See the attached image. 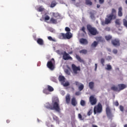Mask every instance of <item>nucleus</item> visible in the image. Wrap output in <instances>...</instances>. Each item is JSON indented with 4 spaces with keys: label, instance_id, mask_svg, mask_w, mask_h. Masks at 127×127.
I'll return each instance as SVG.
<instances>
[{
    "label": "nucleus",
    "instance_id": "nucleus-39",
    "mask_svg": "<svg viewBox=\"0 0 127 127\" xmlns=\"http://www.w3.org/2000/svg\"><path fill=\"white\" fill-rule=\"evenodd\" d=\"M80 53H82V54H87V50H82L80 51Z\"/></svg>",
    "mask_w": 127,
    "mask_h": 127
},
{
    "label": "nucleus",
    "instance_id": "nucleus-7",
    "mask_svg": "<svg viewBox=\"0 0 127 127\" xmlns=\"http://www.w3.org/2000/svg\"><path fill=\"white\" fill-rule=\"evenodd\" d=\"M106 115L109 118V119H112L113 117H114V115H113V114L112 113V111H111V108L109 106H107L106 108Z\"/></svg>",
    "mask_w": 127,
    "mask_h": 127
},
{
    "label": "nucleus",
    "instance_id": "nucleus-46",
    "mask_svg": "<svg viewBox=\"0 0 127 127\" xmlns=\"http://www.w3.org/2000/svg\"><path fill=\"white\" fill-rule=\"evenodd\" d=\"M38 11H43L44 10V8H43L42 7H40L38 9Z\"/></svg>",
    "mask_w": 127,
    "mask_h": 127
},
{
    "label": "nucleus",
    "instance_id": "nucleus-36",
    "mask_svg": "<svg viewBox=\"0 0 127 127\" xmlns=\"http://www.w3.org/2000/svg\"><path fill=\"white\" fill-rule=\"evenodd\" d=\"M112 38V36L110 35L105 36V39L107 40V41H109V40H111Z\"/></svg>",
    "mask_w": 127,
    "mask_h": 127
},
{
    "label": "nucleus",
    "instance_id": "nucleus-28",
    "mask_svg": "<svg viewBox=\"0 0 127 127\" xmlns=\"http://www.w3.org/2000/svg\"><path fill=\"white\" fill-rule=\"evenodd\" d=\"M85 4H86V5H92L93 2L91 0H85Z\"/></svg>",
    "mask_w": 127,
    "mask_h": 127
},
{
    "label": "nucleus",
    "instance_id": "nucleus-41",
    "mask_svg": "<svg viewBox=\"0 0 127 127\" xmlns=\"http://www.w3.org/2000/svg\"><path fill=\"white\" fill-rule=\"evenodd\" d=\"M70 85V83L69 82H66L65 83L63 84L64 87H68V86Z\"/></svg>",
    "mask_w": 127,
    "mask_h": 127
},
{
    "label": "nucleus",
    "instance_id": "nucleus-4",
    "mask_svg": "<svg viewBox=\"0 0 127 127\" xmlns=\"http://www.w3.org/2000/svg\"><path fill=\"white\" fill-rule=\"evenodd\" d=\"M111 43L115 47H119L121 45V42L119 39H113L111 40Z\"/></svg>",
    "mask_w": 127,
    "mask_h": 127
},
{
    "label": "nucleus",
    "instance_id": "nucleus-24",
    "mask_svg": "<svg viewBox=\"0 0 127 127\" xmlns=\"http://www.w3.org/2000/svg\"><path fill=\"white\" fill-rule=\"evenodd\" d=\"M99 43L97 41H94L93 43L91 45V48H96L98 46Z\"/></svg>",
    "mask_w": 127,
    "mask_h": 127
},
{
    "label": "nucleus",
    "instance_id": "nucleus-10",
    "mask_svg": "<svg viewBox=\"0 0 127 127\" xmlns=\"http://www.w3.org/2000/svg\"><path fill=\"white\" fill-rule=\"evenodd\" d=\"M89 102L92 106H94L97 104V99L93 95H91L89 97Z\"/></svg>",
    "mask_w": 127,
    "mask_h": 127
},
{
    "label": "nucleus",
    "instance_id": "nucleus-49",
    "mask_svg": "<svg viewBox=\"0 0 127 127\" xmlns=\"http://www.w3.org/2000/svg\"><path fill=\"white\" fill-rule=\"evenodd\" d=\"M50 19V17L48 15H46L45 17V20H49Z\"/></svg>",
    "mask_w": 127,
    "mask_h": 127
},
{
    "label": "nucleus",
    "instance_id": "nucleus-17",
    "mask_svg": "<svg viewBox=\"0 0 127 127\" xmlns=\"http://www.w3.org/2000/svg\"><path fill=\"white\" fill-rule=\"evenodd\" d=\"M37 42L38 44H39V45H44V41H43V39L41 38H38Z\"/></svg>",
    "mask_w": 127,
    "mask_h": 127
},
{
    "label": "nucleus",
    "instance_id": "nucleus-21",
    "mask_svg": "<svg viewBox=\"0 0 127 127\" xmlns=\"http://www.w3.org/2000/svg\"><path fill=\"white\" fill-rule=\"evenodd\" d=\"M59 39H65V34L64 33H61L59 36H58Z\"/></svg>",
    "mask_w": 127,
    "mask_h": 127
},
{
    "label": "nucleus",
    "instance_id": "nucleus-20",
    "mask_svg": "<svg viewBox=\"0 0 127 127\" xmlns=\"http://www.w3.org/2000/svg\"><path fill=\"white\" fill-rule=\"evenodd\" d=\"M89 87L90 90H93L95 87V83L93 81H91L89 83Z\"/></svg>",
    "mask_w": 127,
    "mask_h": 127
},
{
    "label": "nucleus",
    "instance_id": "nucleus-48",
    "mask_svg": "<svg viewBox=\"0 0 127 127\" xmlns=\"http://www.w3.org/2000/svg\"><path fill=\"white\" fill-rule=\"evenodd\" d=\"M120 111L121 112H124V106H122V105H120Z\"/></svg>",
    "mask_w": 127,
    "mask_h": 127
},
{
    "label": "nucleus",
    "instance_id": "nucleus-19",
    "mask_svg": "<svg viewBox=\"0 0 127 127\" xmlns=\"http://www.w3.org/2000/svg\"><path fill=\"white\" fill-rule=\"evenodd\" d=\"M118 16H123V7H120L118 9Z\"/></svg>",
    "mask_w": 127,
    "mask_h": 127
},
{
    "label": "nucleus",
    "instance_id": "nucleus-32",
    "mask_svg": "<svg viewBox=\"0 0 127 127\" xmlns=\"http://www.w3.org/2000/svg\"><path fill=\"white\" fill-rule=\"evenodd\" d=\"M90 18L91 19H95V14L93 12H90Z\"/></svg>",
    "mask_w": 127,
    "mask_h": 127
},
{
    "label": "nucleus",
    "instance_id": "nucleus-31",
    "mask_svg": "<svg viewBox=\"0 0 127 127\" xmlns=\"http://www.w3.org/2000/svg\"><path fill=\"white\" fill-rule=\"evenodd\" d=\"M80 105L82 107H85V106H86V101H85L84 100H81L80 101Z\"/></svg>",
    "mask_w": 127,
    "mask_h": 127
},
{
    "label": "nucleus",
    "instance_id": "nucleus-16",
    "mask_svg": "<svg viewBox=\"0 0 127 127\" xmlns=\"http://www.w3.org/2000/svg\"><path fill=\"white\" fill-rule=\"evenodd\" d=\"M65 102L67 104H70L71 102V96L69 94H67L65 96Z\"/></svg>",
    "mask_w": 127,
    "mask_h": 127
},
{
    "label": "nucleus",
    "instance_id": "nucleus-29",
    "mask_svg": "<svg viewBox=\"0 0 127 127\" xmlns=\"http://www.w3.org/2000/svg\"><path fill=\"white\" fill-rule=\"evenodd\" d=\"M53 16L55 17V18H59L60 17V15L58 13H53Z\"/></svg>",
    "mask_w": 127,
    "mask_h": 127
},
{
    "label": "nucleus",
    "instance_id": "nucleus-40",
    "mask_svg": "<svg viewBox=\"0 0 127 127\" xmlns=\"http://www.w3.org/2000/svg\"><path fill=\"white\" fill-rule=\"evenodd\" d=\"M64 72L65 73V74H66L67 75H70L71 74V72H70V71L67 69H65L64 70Z\"/></svg>",
    "mask_w": 127,
    "mask_h": 127
},
{
    "label": "nucleus",
    "instance_id": "nucleus-63",
    "mask_svg": "<svg viewBox=\"0 0 127 127\" xmlns=\"http://www.w3.org/2000/svg\"><path fill=\"white\" fill-rule=\"evenodd\" d=\"M124 127H127V124L124 125Z\"/></svg>",
    "mask_w": 127,
    "mask_h": 127
},
{
    "label": "nucleus",
    "instance_id": "nucleus-62",
    "mask_svg": "<svg viewBox=\"0 0 127 127\" xmlns=\"http://www.w3.org/2000/svg\"><path fill=\"white\" fill-rule=\"evenodd\" d=\"M92 127H98V126H97V125H92Z\"/></svg>",
    "mask_w": 127,
    "mask_h": 127
},
{
    "label": "nucleus",
    "instance_id": "nucleus-15",
    "mask_svg": "<svg viewBox=\"0 0 127 127\" xmlns=\"http://www.w3.org/2000/svg\"><path fill=\"white\" fill-rule=\"evenodd\" d=\"M64 35L65 39H71L73 37V35L71 32H66Z\"/></svg>",
    "mask_w": 127,
    "mask_h": 127
},
{
    "label": "nucleus",
    "instance_id": "nucleus-55",
    "mask_svg": "<svg viewBox=\"0 0 127 127\" xmlns=\"http://www.w3.org/2000/svg\"><path fill=\"white\" fill-rule=\"evenodd\" d=\"M105 30H106V31H110L111 30V28L110 27H106L105 28Z\"/></svg>",
    "mask_w": 127,
    "mask_h": 127
},
{
    "label": "nucleus",
    "instance_id": "nucleus-47",
    "mask_svg": "<svg viewBox=\"0 0 127 127\" xmlns=\"http://www.w3.org/2000/svg\"><path fill=\"white\" fill-rule=\"evenodd\" d=\"M78 119H79V120H80L81 121H83V120H84V119L82 118L81 114H78Z\"/></svg>",
    "mask_w": 127,
    "mask_h": 127
},
{
    "label": "nucleus",
    "instance_id": "nucleus-59",
    "mask_svg": "<svg viewBox=\"0 0 127 127\" xmlns=\"http://www.w3.org/2000/svg\"><path fill=\"white\" fill-rule=\"evenodd\" d=\"M95 71H97V68L98 67V64H95Z\"/></svg>",
    "mask_w": 127,
    "mask_h": 127
},
{
    "label": "nucleus",
    "instance_id": "nucleus-2",
    "mask_svg": "<svg viewBox=\"0 0 127 127\" xmlns=\"http://www.w3.org/2000/svg\"><path fill=\"white\" fill-rule=\"evenodd\" d=\"M94 115L96 114H101L103 112V106L101 103H99L97 105L94 107L93 110Z\"/></svg>",
    "mask_w": 127,
    "mask_h": 127
},
{
    "label": "nucleus",
    "instance_id": "nucleus-23",
    "mask_svg": "<svg viewBox=\"0 0 127 127\" xmlns=\"http://www.w3.org/2000/svg\"><path fill=\"white\" fill-rule=\"evenodd\" d=\"M96 40L97 42H104V38L102 37H96Z\"/></svg>",
    "mask_w": 127,
    "mask_h": 127
},
{
    "label": "nucleus",
    "instance_id": "nucleus-5",
    "mask_svg": "<svg viewBox=\"0 0 127 127\" xmlns=\"http://www.w3.org/2000/svg\"><path fill=\"white\" fill-rule=\"evenodd\" d=\"M53 63H55V61L53 58L52 59L51 61H49L47 63V66L50 70H54V64H53Z\"/></svg>",
    "mask_w": 127,
    "mask_h": 127
},
{
    "label": "nucleus",
    "instance_id": "nucleus-43",
    "mask_svg": "<svg viewBox=\"0 0 127 127\" xmlns=\"http://www.w3.org/2000/svg\"><path fill=\"white\" fill-rule=\"evenodd\" d=\"M57 53L59 54V55H63V52L60 51V50H57Z\"/></svg>",
    "mask_w": 127,
    "mask_h": 127
},
{
    "label": "nucleus",
    "instance_id": "nucleus-27",
    "mask_svg": "<svg viewBox=\"0 0 127 127\" xmlns=\"http://www.w3.org/2000/svg\"><path fill=\"white\" fill-rule=\"evenodd\" d=\"M53 119L54 121H55L57 123H58V124H59V118L57 116H56L55 115H53Z\"/></svg>",
    "mask_w": 127,
    "mask_h": 127
},
{
    "label": "nucleus",
    "instance_id": "nucleus-30",
    "mask_svg": "<svg viewBox=\"0 0 127 127\" xmlns=\"http://www.w3.org/2000/svg\"><path fill=\"white\" fill-rule=\"evenodd\" d=\"M47 88L49 92H53V91H54V88L50 85H47Z\"/></svg>",
    "mask_w": 127,
    "mask_h": 127
},
{
    "label": "nucleus",
    "instance_id": "nucleus-45",
    "mask_svg": "<svg viewBox=\"0 0 127 127\" xmlns=\"http://www.w3.org/2000/svg\"><path fill=\"white\" fill-rule=\"evenodd\" d=\"M65 30L66 31V32H70V31H71V29L68 27H66L65 28Z\"/></svg>",
    "mask_w": 127,
    "mask_h": 127
},
{
    "label": "nucleus",
    "instance_id": "nucleus-3",
    "mask_svg": "<svg viewBox=\"0 0 127 127\" xmlns=\"http://www.w3.org/2000/svg\"><path fill=\"white\" fill-rule=\"evenodd\" d=\"M87 28L91 35H97V34H98L97 29L92 27L91 25H87Z\"/></svg>",
    "mask_w": 127,
    "mask_h": 127
},
{
    "label": "nucleus",
    "instance_id": "nucleus-51",
    "mask_svg": "<svg viewBox=\"0 0 127 127\" xmlns=\"http://www.w3.org/2000/svg\"><path fill=\"white\" fill-rule=\"evenodd\" d=\"M85 29H86V28L84 26L82 27L81 28V31H83V32H84V33H86V31L85 30Z\"/></svg>",
    "mask_w": 127,
    "mask_h": 127
},
{
    "label": "nucleus",
    "instance_id": "nucleus-8",
    "mask_svg": "<svg viewBox=\"0 0 127 127\" xmlns=\"http://www.w3.org/2000/svg\"><path fill=\"white\" fill-rule=\"evenodd\" d=\"M71 67L73 73L75 75H77V74H78L77 71H81V68H80V66H76V65H75V64H72L71 65Z\"/></svg>",
    "mask_w": 127,
    "mask_h": 127
},
{
    "label": "nucleus",
    "instance_id": "nucleus-44",
    "mask_svg": "<svg viewBox=\"0 0 127 127\" xmlns=\"http://www.w3.org/2000/svg\"><path fill=\"white\" fill-rule=\"evenodd\" d=\"M115 23L116 24H117V25H121V22H120V20L119 19H117L116 20Z\"/></svg>",
    "mask_w": 127,
    "mask_h": 127
},
{
    "label": "nucleus",
    "instance_id": "nucleus-60",
    "mask_svg": "<svg viewBox=\"0 0 127 127\" xmlns=\"http://www.w3.org/2000/svg\"><path fill=\"white\" fill-rule=\"evenodd\" d=\"M100 6H101V5H100V4H97V8H100Z\"/></svg>",
    "mask_w": 127,
    "mask_h": 127
},
{
    "label": "nucleus",
    "instance_id": "nucleus-42",
    "mask_svg": "<svg viewBox=\"0 0 127 127\" xmlns=\"http://www.w3.org/2000/svg\"><path fill=\"white\" fill-rule=\"evenodd\" d=\"M56 5V3L55 2V1H53L51 3V7H54V6H55Z\"/></svg>",
    "mask_w": 127,
    "mask_h": 127
},
{
    "label": "nucleus",
    "instance_id": "nucleus-38",
    "mask_svg": "<svg viewBox=\"0 0 127 127\" xmlns=\"http://www.w3.org/2000/svg\"><path fill=\"white\" fill-rule=\"evenodd\" d=\"M48 39H49V40H50V41H54V42H55V41H56V40H55V39L52 38V37H51V36H49L48 37Z\"/></svg>",
    "mask_w": 127,
    "mask_h": 127
},
{
    "label": "nucleus",
    "instance_id": "nucleus-61",
    "mask_svg": "<svg viewBox=\"0 0 127 127\" xmlns=\"http://www.w3.org/2000/svg\"><path fill=\"white\" fill-rule=\"evenodd\" d=\"M10 121H9V120H7L6 121L7 124H9V123H10Z\"/></svg>",
    "mask_w": 127,
    "mask_h": 127
},
{
    "label": "nucleus",
    "instance_id": "nucleus-13",
    "mask_svg": "<svg viewBox=\"0 0 127 127\" xmlns=\"http://www.w3.org/2000/svg\"><path fill=\"white\" fill-rule=\"evenodd\" d=\"M117 11L113 8L112 10V12L111 14H109V15H111V17H113V19H115L117 18Z\"/></svg>",
    "mask_w": 127,
    "mask_h": 127
},
{
    "label": "nucleus",
    "instance_id": "nucleus-22",
    "mask_svg": "<svg viewBox=\"0 0 127 127\" xmlns=\"http://www.w3.org/2000/svg\"><path fill=\"white\" fill-rule=\"evenodd\" d=\"M51 23H53L54 24H57L58 22H57V19H55L53 17H52L50 19Z\"/></svg>",
    "mask_w": 127,
    "mask_h": 127
},
{
    "label": "nucleus",
    "instance_id": "nucleus-53",
    "mask_svg": "<svg viewBox=\"0 0 127 127\" xmlns=\"http://www.w3.org/2000/svg\"><path fill=\"white\" fill-rule=\"evenodd\" d=\"M113 53H114V54H117L118 53V50L114 49L113 50Z\"/></svg>",
    "mask_w": 127,
    "mask_h": 127
},
{
    "label": "nucleus",
    "instance_id": "nucleus-1",
    "mask_svg": "<svg viewBox=\"0 0 127 127\" xmlns=\"http://www.w3.org/2000/svg\"><path fill=\"white\" fill-rule=\"evenodd\" d=\"M47 109L50 110H55L56 112H60V106H59V99L58 98H55L53 100V106L49 104V106H46Z\"/></svg>",
    "mask_w": 127,
    "mask_h": 127
},
{
    "label": "nucleus",
    "instance_id": "nucleus-18",
    "mask_svg": "<svg viewBox=\"0 0 127 127\" xmlns=\"http://www.w3.org/2000/svg\"><path fill=\"white\" fill-rule=\"evenodd\" d=\"M76 58L77 60L79 62H80V63H85V61H84V60L82 59L81 58V57H80L79 56V55H76Z\"/></svg>",
    "mask_w": 127,
    "mask_h": 127
},
{
    "label": "nucleus",
    "instance_id": "nucleus-33",
    "mask_svg": "<svg viewBox=\"0 0 127 127\" xmlns=\"http://www.w3.org/2000/svg\"><path fill=\"white\" fill-rule=\"evenodd\" d=\"M43 93L46 94V95H48L49 94V91L48 89L45 88L43 91Z\"/></svg>",
    "mask_w": 127,
    "mask_h": 127
},
{
    "label": "nucleus",
    "instance_id": "nucleus-35",
    "mask_svg": "<svg viewBox=\"0 0 127 127\" xmlns=\"http://www.w3.org/2000/svg\"><path fill=\"white\" fill-rule=\"evenodd\" d=\"M78 89L80 91H82L84 89V84H80V86L78 87Z\"/></svg>",
    "mask_w": 127,
    "mask_h": 127
},
{
    "label": "nucleus",
    "instance_id": "nucleus-52",
    "mask_svg": "<svg viewBox=\"0 0 127 127\" xmlns=\"http://www.w3.org/2000/svg\"><path fill=\"white\" fill-rule=\"evenodd\" d=\"M101 63L102 64V65H104V63H105V59H101Z\"/></svg>",
    "mask_w": 127,
    "mask_h": 127
},
{
    "label": "nucleus",
    "instance_id": "nucleus-14",
    "mask_svg": "<svg viewBox=\"0 0 127 127\" xmlns=\"http://www.w3.org/2000/svg\"><path fill=\"white\" fill-rule=\"evenodd\" d=\"M71 104L73 107H76L78 105V102L76 100V98L72 97L71 100Z\"/></svg>",
    "mask_w": 127,
    "mask_h": 127
},
{
    "label": "nucleus",
    "instance_id": "nucleus-54",
    "mask_svg": "<svg viewBox=\"0 0 127 127\" xmlns=\"http://www.w3.org/2000/svg\"><path fill=\"white\" fill-rule=\"evenodd\" d=\"M119 102L116 101L115 102H114V105L116 106V107H118L119 106Z\"/></svg>",
    "mask_w": 127,
    "mask_h": 127
},
{
    "label": "nucleus",
    "instance_id": "nucleus-11",
    "mask_svg": "<svg viewBox=\"0 0 127 127\" xmlns=\"http://www.w3.org/2000/svg\"><path fill=\"white\" fill-rule=\"evenodd\" d=\"M79 42L80 44H82V45H87L89 42H88V40L85 38H81L79 40Z\"/></svg>",
    "mask_w": 127,
    "mask_h": 127
},
{
    "label": "nucleus",
    "instance_id": "nucleus-26",
    "mask_svg": "<svg viewBox=\"0 0 127 127\" xmlns=\"http://www.w3.org/2000/svg\"><path fill=\"white\" fill-rule=\"evenodd\" d=\"M59 80L60 82H65V77L62 75H60L59 77Z\"/></svg>",
    "mask_w": 127,
    "mask_h": 127
},
{
    "label": "nucleus",
    "instance_id": "nucleus-58",
    "mask_svg": "<svg viewBox=\"0 0 127 127\" xmlns=\"http://www.w3.org/2000/svg\"><path fill=\"white\" fill-rule=\"evenodd\" d=\"M75 95L76 96H79L80 95V92H75Z\"/></svg>",
    "mask_w": 127,
    "mask_h": 127
},
{
    "label": "nucleus",
    "instance_id": "nucleus-25",
    "mask_svg": "<svg viewBox=\"0 0 127 127\" xmlns=\"http://www.w3.org/2000/svg\"><path fill=\"white\" fill-rule=\"evenodd\" d=\"M111 89L112 91H114L115 92H119V88L116 86V85H113L111 87Z\"/></svg>",
    "mask_w": 127,
    "mask_h": 127
},
{
    "label": "nucleus",
    "instance_id": "nucleus-56",
    "mask_svg": "<svg viewBox=\"0 0 127 127\" xmlns=\"http://www.w3.org/2000/svg\"><path fill=\"white\" fill-rule=\"evenodd\" d=\"M75 84L76 86H80V82L78 81H75Z\"/></svg>",
    "mask_w": 127,
    "mask_h": 127
},
{
    "label": "nucleus",
    "instance_id": "nucleus-37",
    "mask_svg": "<svg viewBox=\"0 0 127 127\" xmlns=\"http://www.w3.org/2000/svg\"><path fill=\"white\" fill-rule=\"evenodd\" d=\"M107 67L106 68V70H108V71H110V70H112V65L110 64H107Z\"/></svg>",
    "mask_w": 127,
    "mask_h": 127
},
{
    "label": "nucleus",
    "instance_id": "nucleus-34",
    "mask_svg": "<svg viewBox=\"0 0 127 127\" xmlns=\"http://www.w3.org/2000/svg\"><path fill=\"white\" fill-rule=\"evenodd\" d=\"M92 114H93V109H90L87 112V116H90L91 115H92Z\"/></svg>",
    "mask_w": 127,
    "mask_h": 127
},
{
    "label": "nucleus",
    "instance_id": "nucleus-64",
    "mask_svg": "<svg viewBox=\"0 0 127 127\" xmlns=\"http://www.w3.org/2000/svg\"><path fill=\"white\" fill-rule=\"evenodd\" d=\"M125 2H126V4H127V0H126Z\"/></svg>",
    "mask_w": 127,
    "mask_h": 127
},
{
    "label": "nucleus",
    "instance_id": "nucleus-57",
    "mask_svg": "<svg viewBox=\"0 0 127 127\" xmlns=\"http://www.w3.org/2000/svg\"><path fill=\"white\" fill-rule=\"evenodd\" d=\"M51 79L52 81H53V82L56 81V78H55V77H51Z\"/></svg>",
    "mask_w": 127,
    "mask_h": 127
},
{
    "label": "nucleus",
    "instance_id": "nucleus-6",
    "mask_svg": "<svg viewBox=\"0 0 127 127\" xmlns=\"http://www.w3.org/2000/svg\"><path fill=\"white\" fill-rule=\"evenodd\" d=\"M107 18H106L105 19L104 22L102 23V24L103 25H105V24H109L111 23L112 19H114V18L112 17V16H111L110 15H107Z\"/></svg>",
    "mask_w": 127,
    "mask_h": 127
},
{
    "label": "nucleus",
    "instance_id": "nucleus-50",
    "mask_svg": "<svg viewBox=\"0 0 127 127\" xmlns=\"http://www.w3.org/2000/svg\"><path fill=\"white\" fill-rule=\"evenodd\" d=\"M99 2L100 4H103L105 2V0H99Z\"/></svg>",
    "mask_w": 127,
    "mask_h": 127
},
{
    "label": "nucleus",
    "instance_id": "nucleus-9",
    "mask_svg": "<svg viewBox=\"0 0 127 127\" xmlns=\"http://www.w3.org/2000/svg\"><path fill=\"white\" fill-rule=\"evenodd\" d=\"M63 55V59H64V60H73V58H72L66 51L64 52Z\"/></svg>",
    "mask_w": 127,
    "mask_h": 127
},
{
    "label": "nucleus",
    "instance_id": "nucleus-12",
    "mask_svg": "<svg viewBox=\"0 0 127 127\" xmlns=\"http://www.w3.org/2000/svg\"><path fill=\"white\" fill-rule=\"evenodd\" d=\"M118 86L119 92H121V91L124 90V89H126L127 87V85L124 84H119Z\"/></svg>",
    "mask_w": 127,
    "mask_h": 127
}]
</instances>
